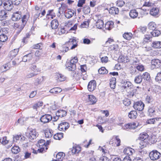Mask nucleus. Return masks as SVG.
<instances>
[{"mask_svg": "<svg viewBox=\"0 0 161 161\" xmlns=\"http://www.w3.org/2000/svg\"><path fill=\"white\" fill-rule=\"evenodd\" d=\"M96 86V83L95 80H92L89 82L88 85V89L90 92L93 91Z\"/></svg>", "mask_w": 161, "mask_h": 161, "instance_id": "obj_12", "label": "nucleus"}, {"mask_svg": "<svg viewBox=\"0 0 161 161\" xmlns=\"http://www.w3.org/2000/svg\"><path fill=\"white\" fill-rule=\"evenodd\" d=\"M45 79V77L44 76L39 77L36 80L34 84L36 86H38L41 84L42 82L44 81Z\"/></svg>", "mask_w": 161, "mask_h": 161, "instance_id": "obj_30", "label": "nucleus"}, {"mask_svg": "<svg viewBox=\"0 0 161 161\" xmlns=\"http://www.w3.org/2000/svg\"><path fill=\"white\" fill-rule=\"evenodd\" d=\"M138 12L135 9L131 10L129 12V15L132 19H135L138 16Z\"/></svg>", "mask_w": 161, "mask_h": 161, "instance_id": "obj_28", "label": "nucleus"}, {"mask_svg": "<svg viewBox=\"0 0 161 161\" xmlns=\"http://www.w3.org/2000/svg\"><path fill=\"white\" fill-rule=\"evenodd\" d=\"M49 16H51V19H53L56 16V14L54 13L53 9L49 10L48 11L46 15V18L48 19H50V17H49Z\"/></svg>", "mask_w": 161, "mask_h": 161, "instance_id": "obj_27", "label": "nucleus"}, {"mask_svg": "<svg viewBox=\"0 0 161 161\" xmlns=\"http://www.w3.org/2000/svg\"><path fill=\"white\" fill-rule=\"evenodd\" d=\"M33 56V54L31 53L26 54L23 57L22 61L24 62L30 61L32 60Z\"/></svg>", "mask_w": 161, "mask_h": 161, "instance_id": "obj_20", "label": "nucleus"}, {"mask_svg": "<svg viewBox=\"0 0 161 161\" xmlns=\"http://www.w3.org/2000/svg\"><path fill=\"white\" fill-rule=\"evenodd\" d=\"M150 34L152 36L156 37L158 36L160 34V32L159 31L155 29L151 32Z\"/></svg>", "mask_w": 161, "mask_h": 161, "instance_id": "obj_52", "label": "nucleus"}, {"mask_svg": "<svg viewBox=\"0 0 161 161\" xmlns=\"http://www.w3.org/2000/svg\"><path fill=\"white\" fill-rule=\"evenodd\" d=\"M81 147L79 145L75 144L74 145L72 148L71 149L72 153L73 154L77 155L81 151Z\"/></svg>", "mask_w": 161, "mask_h": 161, "instance_id": "obj_11", "label": "nucleus"}, {"mask_svg": "<svg viewBox=\"0 0 161 161\" xmlns=\"http://www.w3.org/2000/svg\"><path fill=\"white\" fill-rule=\"evenodd\" d=\"M67 112L63 110H59L57 111L56 114L59 117H63L65 116L66 115Z\"/></svg>", "mask_w": 161, "mask_h": 161, "instance_id": "obj_32", "label": "nucleus"}, {"mask_svg": "<svg viewBox=\"0 0 161 161\" xmlns=\"http://www.w3.org/2000/svg\"><path fill=\"white\" fill-rule=\"evenodd\" d=\"M62 89L59 87H55L51 89L49 92L53 94H58L62 91Z\"/></svg>", "mask_w": 161, "mask_h": 161, "instance_id": "obj_40", "label": "nucleus"}, {"mask_svg": "<svg viewBox=\"0 0 161 161\" xmlns=\"http://www.w3.org/2000/svg\"><path fill=\"white\" fill-rule=\"evenodd\" d=\"M123 37L126 39L130 40L132 37V35L131 33H125L123 34Z\"/></svg>", "mask_w": 161, "mask_h": 161, "instance_id": "obj_47", "label": "nucleus"}, {"mask_svg": "<svg viewBox=\"0 0 161 161\" xmlns=\"http://www.w3.org/2000/svg\"><path fill=\"white\" fill-rule=\"evenodd\" d=\"M58 21L57 19H55L51 22V27L53 29H57L58 26Z\"/></svg>", "mask_w": 161, "mask_h": 161, "instance_id": "obj_34", "label": "nucleus"}, {"mask_svg": "<svg viewBox=\"0 0 161 161\" xmlns=\"http://www.w3.org/2000/svg\"><path fill=\"white\" fill-rule=\"evenodd\" d=\"M66 66L67 69L69 71H74L76 68V65L71 64L69 61L66 62Z\"/></svg>", "mask_w": 161, "mask_h": 161, "instance_id": "obj_22", "label": "nucleus"}, {"mask_svg": "<svg viewBox=\"0 0 161 161\" xmlns=\"http://www.w3.org/2000/svg\"><path fill=\"white\" fill-rule=\"evenodd\" d=\"M44 133L45 137L48 138L52 137L53 134L52 130L48 129L45 130Z\"/></svg>", "mask_w": 161, "mask_h": 161, "instance_id": "obj_33", "label": "nucleus"}, {"mask_svg": "<svg viewBox=\"0 0 161 161\" xmlns=\"http://www.w3.org/2000/svg\"><path fill=\"white\" fill-rule=\"evenodd\" d=\"M149 156L152 160L154 161L159 159L161 156V154L157 150H153L149 153Z\"/></svg>", "mask_w": 161, "mask_h": 161, "instance_id": "obj_4", "label": "nucleus"}, {"mask_svg": "<svg viewBox=\"0 0 161 161\" xmlns=\"http://www.w3.org/2000/svg\"><path fill=\"white\" fill-rule=\"evenodd\" d=\"M155 108L153 107H149L148 108L147 113L150 116H153L155 114Z\"/></svg>", "mask_w": 161, "mask_h": 161, "instance_id": "obj_42", "label": "nucleus"}, {"mask_svg": "<svg viewBox=\"0 0 161 161\" xmlns=\"http://www.w3.org/2000/svg\"><path fill=\"white\" fill-rule=\"evenodd\" d=\"M19 51L18 48L15 49L11 51L9 53V57L11 58H13L18 53Z\"/></svg>", "mask_w": 161, "mask_h": 161, "instance_id": "obj_35", "label": "nucleus"}, {"mask_svg": "<svg viewBox=\"0 0 161 161\" xmlns=\"http://www.w3.org/2000/svg\"><path fill=\"white\" fill-rule=\"evenodd\" d=\"M155 80L160 83L161 80V71L158 72L156 76Z\"/></svg>", "mask_w": 161, "mask_h": 161, "instance_id": "obj_63", "label": "nucleus"}, {"mask_svg": "<svg viewBox=\"0 0 161 161\" xmlns=\"http://www.w3.org/2000/svg\"><path fill=\"white\" fill-rule=\"evenodd\" d=\"M150 14L153 17H158L159 16V9L157 8H153L151 9Z\"/></svg>", "mask_w": 161, "mask_h": 161, "instance_id": "obj_14", "label": "nucleus"}, {"mask_svg": "<svg viewBox=\"0 0 161 161\" xmlns=\"http://www.w3.org/2000/svg\"><path fill=\"white\" fill-rule=\"evenodd\" d=\"M88 102H90L92 104H94L97 101L96 98L92 95H87Z\"/></svg>", "mask_w": 161, "mask_h": 161, "instance_id": "obj_25", "label": "nucleus"}, {"mask_svg": "<svg viewBox=\"0 0 161 161\" xmlns=\"http://www.w3.org/2000/svg\"><path fill=\"white\" fill-rule=\"evenodd\" d=\"M74 11L71 9H69L65 13V16L67 18H71L74 15Z\"/></svg>", "mask_w": 161, "mask_h": 161, "instance_id": "obj_41", "label": "nucleus"}, {"mask_svg": "<svg viewBox=\"0 0 161 161\" xmlns=\"http://www.w3.org/2000/svg\"><path fill=\"white\" fill-rule=\"evenodd\" d=\"M142 76L141 75H139L136 76L134 79L135 82L137 84L140 83L142 80Z\"/></svg>", "mask_w": 161, "mask_h": 161, "instance_id": "obj_49", "label": "nucleus"}, {"mask_svg": "<svg viewBox=\"0 0 161 161\" xmlns=\"http://www.w3.org/2000/svg\"><path fill=\"white\" fill-rule=\"evenodd\" d=\"M87 69V67L85 64L81 65L80 66V70L82 73L86 74V70Z\"/></svg>", "mask_w": 161, "mask_h": 161, "instance_id": "obj_61", "label": "nucleus"}, {"mask_svg": "<svg viewBox=\"0 0 161 161\" xmlns=\"http://www.w3.org/2000/svg\"><path fill=\"white\" fill-rule=\"evenodd\" d=\"M122 86L124 89L129 94L133 96L134 95V91L133 90V85L130 81L123 80L121 82Z\"/></svg>", "mask_w": 161, "mask_h": 161, "instance_id": "obj_1", "label": "nucleus"}, {"mask_svg": "<svg viewBox=\"0 0 161 161\" xmlns=\"http://www.w3.org/2000/svg\"><path fill=\"white\" fill-rule=\"evenodd\" d=\"M8 39L7 36L4 34L0 35V41L1 42H4Z\"/></svg>", "mask_w": 161, "mask_h": 161, "instance_id": "obj_53", "label": "nucleus"}, {"mask_svg": "<svg viewBox=\"0 0 161 161\" xmlns=\"http://www.w3.org/2000/svg\"><path fill=\"white\" fill-rule=\"evenodd\" d=\"M155 80L160 83L161 80V71L158 72L156 76Z\"/></svg>", "mask_w": 161, "mask_h": 161, "instance_id": "obj_64", "label": "nucleus"}, {"mask_svg": "<svg viewBox=\"0 0 161 161\" xmlns=\"http://www.w3.org/2000/svg\"><path fill=\"white\" fill-rule=\"evenodd\" d=\"M139 31L140 32H141L143 34L145 33L147 30V27L146 26H140L138 28Z\"/></svg>", "mask_w": 161, "mask_h": 161, "instance_id": "obj_62", "label": "nucleus"}, {"mask_svg": "<svg viewBox=\"0 0 161 161\" xmlns=\"http://www.w3.org/2000/svg\"><path fill=\"white\" fill-rule=\"evenodd\" d=\"M38 144L39 147L38 150L40 153H43L45 152L48 149L47 144H45V141L41 139L38 141Z\"/></svg>", "mask_w": 161, "mask_h": 161, "instance_id": "obj_3", "label": "nucleus"}, {"mask_svg": "<svg viewBox=\"0 0 161 161\" xmlns=\"http://www.w3.org/2000/svg\"><path fill=\"white\" fill-rule=\"evenodd\" d=\"M21 17V12L18 11L13 13L12 17V19L13 21H17L19 20Z\"/></svg>", "mask_w": 161, "mask_h": 161, "instance_id": "obj_16", "label": "nucleus"}, {"mask_svg": "<svg viewBox=\"0 0 161 161\" xmlns=\"http://www.w3.org/2000/svg\"><path fill=\"white\" fill-rule=\"evenodd\" d=\"M135 152V150L134 149L129 147L125 148L123 151L124 153H125L129 156L132 155Z\"/></svg>", "mask_w": 161, "mask_h": 161, "instance_id": "obj_23", "label": "nucleus"}, {"mask_svg": "<svg viewBox=\"0 0 161 161\" xmlns=\"http://www.w3.org/2000/svg\"><path fill=\"white\" fill-rule=\"evenodd\" d=\"M9 65V64L8 63H7L3 65L1 67V70H2L3 72H4L8 70L10 68Z\"/></svg>", "mask_w": 161, "mask_h": 161, "instance_id": "obj_54", "label": "nucleus"}, {"mask_svg": "<svg viewBox=\"0 0 161 161\" xmlns=\"http://www.w3.org/2000/svg\"><path fill=\"white\" fill-rule=\"evenodd\" d=\"M7 17V13L5 11L2 10L0 11V20L1 21L5 20Z\"/></svg>", "mask_w": 161, "mask_h": 161, "instance_id": "obj_29", "label": "nucleus"}, {"mask_svg": "<svg viewBox=\"0 0 161 161\" xmlns=\"http://www.w3.org/2000/svg\"><path fill=\"white\" fill-rule=\"evenodd\" d=\"M42 10V8L41 6L39 7L36 6L35 7V14L38 15L39 16L41 15V13Z\"/></svg>", "mask_w": 161, "mask_h": 161, "instance_id": "obj_45", "label": "nucleus"}, {"mask_svg": "<svg viewBox=\"0 0 161 161\" xmlns=\"http://www.w3.org/2000/svg\"><path fill=\"white\" fill-rule=\"evenodd\" d=\"M148 144H149L148 141L140 140L139 142L140 147L141 148L146 147Z\"/></svg>", "mask_w": 161, "mask_h": 161, "instance_id": "obj_43", "label": "nucleus"}, {"mask_svg": "<svg viewBox=\"0 0 161 161\" xmlns=\"http://www.w3.org/2000/svg\"><path fill=\"white\" fill-rule=\"evenodd\" d=\"M55 76V79L58 82L63 81L66 79V77L61 74L57 73Z\"/></svg>", "mask_w": 161, "mask_h": 161, "instance_id": "obj_15", "label": "nucleus"}, {"mask_svg": "<svg viewBox=\"0 0 161 161\" xmlns=\"http://www.w3.org/2000/svg\"><path fill=\"white\" fill-rule=\"evenodd\" d=\"M13 3L10 0L5 1L3 3V7L6 10L8 11H10L13 7Z\"/></svg>", "mask_w": 161, "mask_h": 161, "instance_id": "obj_8", "label": "nucleus"}, {"mask_svg": "<svg viewBox=\"0 0 161 161\" xmlns=\"http://www.w3.org/2000/svg\"><path fill=\"white\" fill-rule=\"evenodd\" d=\"M98 72L100 74H104L108 73V71L104 67H102L99 69Z\"/></svg>", "mask_w": 161, "mask_h": 161, "instance_id": "obj_55", "label": "nucleus"}, {"mask_svg": "<svg viewBox=\"0 0 161 161\" xmlns=\"http://www.w3.org/2000/svg\"><path fill=\"white\" fill-rule=\"evenodd\" d=\"M29 17L28 15H25L22 18V24L21 25V27L20 29V31H21L22 29L24 28L26 22L28 20Z\"/></svg>", "mask_w": 161, "mask_h": 161, "instance_id": "obj_24", "label": "nucleus"}, {"mask_svg": "<svg viewBox=\"0 0 161 161\" xmlns=\"http://www.w3.org/2000/svg\"><path fill=\"white\" fill-rule=\"evenodd\" d=\"M52 119V116L50 114H45L42 116L40 120L43 123H46L49 122Z\"/></svg>", "mask_w": 161, "mask_h": 161, "instance_id": "obj_9", "label": "nucleus"}, {"mask_svg": "<svg viewBox=\"0 0 161 161\" xmlns=\"http://www.w3.org/2000/svg\"><path fill=\"white\" fill-rule=\"evenodd\" d=\"M103 21L101 19L98 20L96 23V26L98 29L102 28L103 27Z\"/></svg>", "mask_w": 161, "mask_h": 161, "instance_id": "obj_44", "label": "nucleus"}, {"mask_svg": "<svg viewBox=\"0 0 161 161\" xmlns=\"http://www.w3.org/2000/svg\"><path fill=\"white\" fill-rule=\"evenodd\" d=\"M138 126L137 123L132 122L122 125V129L124 130H134L137 128Z\"/></svg>", "mask_w": 161, "mask_h": 161, "instance_id": "obj_2", "label": "nucleus"}, {"mask_svg": "<svg viewBox=\"0 0 161 161\" xmlns=\"http://www.w3.org/2000/svg\"><path fill=\"white\" fill-rule=\"evenodd\" d=\"M152 66L155 68H159L161 67V61L158 59H153L151 61Z\"/></svg>", "mask_w": 161, "mask_h": 161, "instance_id": "obj_10", "label": "nucleus"}, {"mask_svg": "<svg viewBox=\"0 0 161 161\" xmlns=\"http://www.w3.org/2000/svg\"><path fill=\"white\" fill-rule=\"evenodd\" d=\"M114 22L112 21H109L107 22L105 26V28L106 30H110L113 27Z\"/></svg>", "mask_w": 161, "mask_h": 161, "instance_id": "obj_31", "label": "nucleus"}, {"mask_svg": "<svg viewBox=\"0 0 161 161\" xmlns=\"http://www.w3.org/2000/svg\"><path fill=\"white\" fill-rule=\"evenodd\" d=\"M116 85V79L115 77H112L110 79V86L111 88L114 89Z\"/></svg>", "mask_w": 161, "mask_h": 161, "instance_id": "obj_36", "label": "nucleus"}, {"mask_svg": "<svg viewBox=\"0 0 161 161\" xmlns=\"http://www.w3.org/2000/svg\"><path fill=\"white\" fill-rule=\"evenodd\" d=\"M69 124L68 123L63 122L59 125L58 129L61 131H65L69 128Z\"/></svg>", "mask_w": 161, "mask_h": 161, "instance_id": "obj_6", "label": "nucleus"}, {"mask_svg": "<svg viewBox=\"0 0 161 161\" xmlns=\"http://www.w3.org/2000/svg\"><path fill=\"white\" fill-rule=\"evenodd\" d=\"M30 69L34 72H40L41 70L37 68L36 66L35 65H31L30 68Z\"/></svg>", "mask_w": 161, "mask_h": 161, "instance_id": "obj_56", "label": "nucleus"}, {"mask_svg": "<svg viewBox=\"0 0 161 161\" xmlns=\"http://www.w3.org/2000/svg\"><path fill=\"white\" fill-rule=\"evenodd\" d=\"M148 142L149 144H154L157 142L156 136L154 135H152L148 139Z\"/></svg>", "mask_w": 161, "mask_h": 161, "instance_id": "obj_39", "label": "nucleus"}, {"mask_svg": "<svg viewBox=\"0 0 161 161\" xmlns=\"http://www.w3.org/2000/svg\"><path fill=\"white\" fill-rule=\"evenodd\" d=\"M64 154L63 152H59L56 155V159L54 161H63Z\"/></svg>", "mask_w": 161, "mask_h": 161, "instance_id": "obj_26", "label": "nucleus"}, {"mask_svg": "<svg viewBox=\"0 0 161 161\" xmlns=\"http://www.w3.org/2000/svg\"><path fill=\"white\" fill-rule=\"evenodd\" d=\"M114 142L117 147H118L120 145V140L118 136H115L113 137L109 142L110 144H112V142Z\"/></svg>", "mask_w": 161, "mask_h": 161, "instance_id": "obj_19", "label": "nucleus"}, {"mask_svg": "<svg viewBox=\"0 0 161 161\" xmlns=\"http://www.w3.org/2000/svg\"><path fill=\"white\" fill-rule=\"evenodd\" d=\"M144 104L141 101L135 102L133 105L134 109L138 111H142L144 108Z\"/></svg>", "mask_w": 161, "mask_h": 161, "instance_id": "obj_5", "label": "nucleus"}, {"mask_svg": "<svg viewBox=\"0 0 161 161\" xmlns=\"http://www.w3.org/2000/svg\"><path fill=\"white\" fill-rule=\"evenodd\" d=\"M21 139V135H15L13 136V142H17L18 140H19V139Z\"/></svg>", "mask_w": 161, "mask_h": 161, "instance_id": "obj_59", "label": "nucleus"}, {"mask_svg": "<svg viewBox=\"0 0 161 161\" xmlns=\"http://www.w3.org/2000/svg\"><path fill=\"white\" fill-rule=\"evenodd\" d=\"M20 150V149L18 146H14L11 149L12 152L14 154L18 153Z\"/></svg>", "mask_w": 161, "mask_h": 161, "instance_id": "obj_51", "label": "nucleus"}, {"mask_svg": "<svg viewBox=\"0 0 161 161\" xmlns=\"http://www.w3.org/2000/svg\"><path fill=\"white\" fill-rule=\"evenodd\" d=\"M43 104V103L42 102H38L35 103L33 106L34 109H36L38 108L41 107Z\"/></svg>", "mask_w": 161, "mask_h": 161, "instance_id": "obj_57", "label": "nucleus"}, {"mask_svg": "<svg viewBox=\"0 0 161 161\" xmlns=\"http://www.w3.org/2000/svg\"><path fill=\"white\" fill-rule=\"evenodd\" d=\"M109 12L111 14H118L119 13V10L117 8L113 7L110 8Z\"/></svg>", "mask_w": 161, "mask_h": 161, "instance_id": "obj_38", "label": "nucleus"}, {"mask_svg": "<svg viewBox=\"0 0 161 161\" xmlns=\"http://www.w3.org/2000/svg\"><path fill=\"white\" fill-rule=\"evenodd\" d=\"M63 135L62 133H58L54 135L53 138L55 139L59 140L63 137Z\"/></svg>", "mask_w": 161, "mask_h": 161, "instance_id": "obj_46", "label": "nucleus"}, {"mask_svg": "<svg viewBox=\"0 0 161 161\" xmlns=\"http://www.w3.org/2000/svg\"><path fill=\"white\" fill-rule=\"evenodd\" d=\"M90 21L87 20V21H84L80 25L81 28H86V26H88Z\"/></svg>", "mask_w": 161, "mask_h": 161, "instance_id": "obj_60", "label": "nucleus"}, {"mask_svg": "<svg viewBox=\"0 0 161 161\" xmlns=\"http://www.w3.org/2000/svg\"><path fill=\"white\" fill-rule=\"evenodd\" d=\"M68 43L70 45H72L71 47V49H73L77 46L78 42L76 38L73 37L69 39Z\"/></svg>", "mask_w": 161, "mask_h": 161, "instance_id": "obj_13", "label": "nucleus"}, {"mask_svg": "<svg viewBox=\"0 0 161 161\" xmlns=\"http://www.w3.org/2000/svg\"><path fill=\"white\" fill-rule=\"evenodd\" d=\"M137 115V112L135 110H132L129 113L128 117L131 119H136Z\"/></svg>", "mask_w": 161, "mask_h": 161, "instance_id": "obj_37", "label": "nucleus"}, {"mask_svg": "<svg viewBox=\"0 0 161 161\" xmlns=\"http://www.w3.org/2000/svg\"><path fill=\"white\" fill-rule=\"evenodd\" d=\"M152 47L155 49H160L161 48V42L155 41L152 42L151 45Z\"/></svg>", "mask_w": 161, "mask_h": 161, "instance_id": "obj_21", "label": "nucleus"}, {"mask_svg": "<svg viewBox=\"0 0 161 161\" xmlns=\"http://www.w3.org/2000/svg\"><path fill=\"white\" fill-rule=\"evenodd\" d=\"M118 60L119 62L124 63H127L129 62V59L128 57L124 55H121L119 56Z\"/></svg>", "mask_w": 161, "mask_h": 161, "instance_id": "obj_17", "label": "nucleus"}, {"mask_svg": "<svg viewBox=\"0 0 161 161\" xmlns=\"http://www.w3.org/2000/svg\"><path fill=\"white\" fill-rule=\"evenodd\" d=\"M28 133L29 138L31 140L35 139L38 135V133L35 129H30Z\"/></svg>", "mask_w": 161, "mask_h": 161, "instance_id": "obj_7", "label": "nucleus"}, {"mask_svg": "<svg viewBox=\"0 0 161 161\" xmlns=\"http://www.w3.org/2000/svg\"><path fill=\"white\" fill-rule=\"evenodd\" d=\"M149 135L146 133H141L139 135L138 139L140 140L148 141Z\"/></svg>", "mask_w": 161, "mask_h": 161, "instance_id": "obj_18", "label": "nucleus"}, {"mask_svg": "<svg viewBox=\"0 0 161 161\" xmlns=\"http://www.w3.org/2000/svg\"><path fill=\"white\" fill-rule=\"evenodd\" d=\"M148 26L149 29L153 30L156 28V25L154 22H151L149 23Z\"/></svg>", "mask_w": 161, "mask_h": 161, "instance_id": "obj_48", "label": "nucleus"}, {"mask_svg": "<svg viewBox=\"0 0 161 161\" xmlns=\"http://www.w3.org/2000/svg\"><path fill=\"white\" fill-rule=\"evenodd\" d=\"M142 76V79L145 80L149 81L150 79V74L148 72H146L144 73Z\"/></svg>", "mask_w": 161, "mask_h": 161, "instance_id": "obj_50", "label": "nucleus"}, {"mask_svg": "<svg viewBox=\"0 0 161 161\" xmlns=\"http://www.w3.org/2000/svg\"><path fill=\"white\" fill-rule=\"evenodd\" d=\"M8 141L7 140V137L6 136L0 139V143L3 145L7 144L8 143Z\"/></svg>", "mask_w": 161, "mask_h": 161, "instance_id": "obj_58", "label": "nucleus"}]
</instances>
